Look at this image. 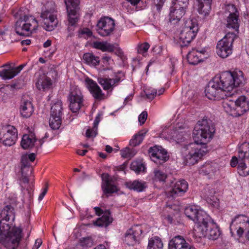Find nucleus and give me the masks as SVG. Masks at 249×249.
<instances>
[{
	"label": "nucleus",
	"mask_w": 249,
	"mask_h": 249,
	"mask_svg": "<svg viewBox=\"0 0 249 249\" xmlns=\"http://www.w3.org/2000/svg\"><path fill=\"white\" fill-rule=\"evenodd\" d=\"M214 128L211 121L203 119L199 121L193 131L194 142L184 145L182 152L186 163L194 165L197 163L205 153L201 149L202 144H205L213 137Z\"/></svg>",
	"instance_id": "obj_1"
},
{
	"label": "nucleus",
	"mask_w": 249,
	"mask_h": 249,
	"mask_svg": "<svg viewBox=\"0 0 249 249\" xmlns=\"http://www.w3.org/2000/svg\"><path fill=\"white\" fill-rule=\"evenodd\" d=\"M0 215V242L8 249H17L23 236L22 230L17 227L11 229L7 223L11 218H15L13 208L10 205L5 206Z\"/></svg>",
	"instance_id": "obj_2"
},
{
	"label": "nucleus",
	"mask_w": 249,
	"mask_h": 249,
	"mask_svg": "<svg viewBox=\"0 0 249 249\" xmlns=\"http://www.w3.org/2000/svg\"><path fill=\"white\" fill-rule=\"evenodd\" d=\"M213 79L219 88L228 96L231 95V92L235 89L236 87L243 85L245 81L243 72L239 70L232 72H224L219 77Z\"/></svg>",
	"instance_id": "obj_3"
},
{
	"label": "nucleus",
	"mask_w": 249,
	"mask_h": 249,
	"mask_svg": "<svg viewBox=\"0 0 249 249\" xmlns=\"http://www.w3.org/2000/svg\"><path fill=\"white\" fill-rule=\"evenodd\" d=\"M220 234L219 228L215 224L211 222L210 217L207 223L196 225L193 231V236L197 240L204 237L211 240H216Z\"/></svg>",
	"instance_id": "obj_4"
},
{
	"label": "nucleus",
	"mask_w": 249,
	"mask_h": 249,
	"mask_svg": "<svg viewBox=\"0 0 249 249\" xmlns=\"http://www.w3.org/2000/svg\"><path fill=\"white\" fill-rule=\"evenodd\" d=\"M198 31L197 23L195 19L189 18L184 23L179 35V43L181 47L187 46L196 37Z\"/></svg>",
	"instance_id": "obj_5"
},
{
	"label": "nucleus",
	"mask_w": 249,
	"mask_h": 249,
	"mask_svg": "<svg viewBox=\"0 0 249 249\" xmlns=\"http://www.w3.org/2000/svg\"><path fill=\"white\" fill-rule=\"evenodd\" d=\"M38 27V22L32 16H24L20 18L15 24L16 33L20 36H29Z\"/></svg>",
	"instance_id": "obj_6"
},
{
	"label": "nucleus",
	"mask_w": 249,
	"mask_h": 249,
	"mask_svg": "<svg viewBox=\"0 0 249 249\" xmlns=\"http://www.w3.org/2000/svg\"><path fill=\"white\" fill-rule=\"evenodd\" d=\"M236 36L235 33L229 32L218 42L216 45V53L218 56L224 58L232 53L233 42Z\"/></svg>",
	"instance_id": "obj_7"
},
{
	"label": "nucleus",
	"mask_w": 249,
	"mask_h": 249,
	"mask_svg": "<svg viewBox=\"0 0 249 249\" xmlns=\"http://www.w3.org/2000/svg\"><path fill=\"white\" fill-rule=\"evenodd\" d=\"M57 11L54 8L42 9L40 13V19L42 27L47 31H52L57 26L58 21Z\"/></svg>",
	"instance_id": "obj_8"
},
{
	"label": "nucleus",
	"mask_w": 249,
	"mask_h": 249,
	"mask_svg": "<svg viewBox=\"0 0 249 249\" xmlns=\"http://www.w3.org/2000/svg\"><path fill=\"white\" fill-rule=\"evenodd\" d=\"M69 107L72 112H77L83 106L84 97L77 86H71L68 96Z\"/></svg>",
	"instance_id": "obj_9"
},
{
	"label": "nucleus",
	"mask_w": 249,
	"mask_h": 249,
	"mask_svg": "<svg viewBox=\"0 0 249 249\" xmlns=\"http://www.w3.org/2000/svg\"><path fill=\"white\" fill-rule=\"evenodd\" d=\"M36 159V155L31 153L29 155L25 154L21 158V174L20 180L24 183L29 182L28 177L32 174L33 168L31 162H33Z\"/></svg>",
	"instance_id": "obj_10"
},
{
	"label": "nucleus",
	"mask_w": 249,
	"mask_h": 249,
	"mask_svg": "<svg viewBox=\"0 0 249 249\" xmlns=\"http://www.w3.org/2000/svg\"><path fill=\"white\" fill-rule=\"evenodd\" d=\"M18 139V131L13 125H7L2 127L0 132V142L6 146L14 145Z\"/></svg>",
	"instance_id": "obj_11"
},
{
	"label": "nucleus",
	"mask_w": 249,
	"mask_h": 249,
	"mask_svg": "<svg viewBox=\"0 0 249 249\" xmlns=\"http://www.w3.org/2000/svg\"><path fill=\"white\" fill-rule=\"evenodd\" d=\"M184 213L189 219L196 223V225L207 223L210 219V216L204 211L198 210L195 206L186 207Z\"/></svg>",
	"instance_id": "obj_12"
},
{
	"label": "nucleus",
	"mask_w": 249,
	"mask_h": 249,
	"mask_svg": "<svg viewBox=\"0 0 249 249\" xmlns=\"http://www.w3.org/2000/svg\"><path fill=\"white\" fill-rule=\"evenodd\" d=\"M206 96L210 100H219L229 95L224 93L218 86L214 79L209 83L205 90Z\"/></svg>",
	"instance_id": "obj_13"
},
{
	"label": "nucleus",
	"mask_w": 249,
	"mask_h": 249,
	"mask_svg": "<svg viewBox=\"0 0 249 249\" xmlns=\"http://www.w3.org/2000/svg\"><path fill=\"white\" fill-rule=\"evenodd\" d=\"M142 230L141 226L134 225L127 230L124 236V242L129 246H134L139 242Z\"/></svg>",
	"instance_id": "obj_14"
},
{
	"label": "nucleus",
	"mask_w": 249,
	"mask_h": 249,
	"mask_svg": "<svg viewBox=\"0 0 249 249\" xmlns=\"http://www.w3.org/2000/svg\"><path fill=\"white\" fill-rule=\"evenodd\" d=\"M115 23L114 20L109 18H101L97 23V31L101 36H108L113 31Z\"/></svg>",
	"instance_id": "obj_15"
},
{
	"label": "nucleus",
	"mask_w": 249,
	"mask_h": 249,
	"mask_svg": "<svg viewBox=\"0 0 249 249\" xmlns=\"http://www.w3.org/2000/svg\"><path fill=\"white\" fill-rule=\"evenodd\" d=\"M152 160L157 164H162L168 160L167 152L161 147L154 146L149 149Z\"/></svg>",
	"instance_id": "obj_16"
},
{
	"label": "nucleus",
	"mask_w": 249,
	"mask_h": 249,
	"mask_svg": "<svg viewBox=\"0 0 249 249\" xmlns=\"http://www.w3.org/2000/svg\"><path fill=\"white\" fill-rule=\"evenodd\" d=\"M87 87L93 98L98 101L103 100L105 99V94L103 92L100 87L93 80L87 78L85 80Z\"/></svg>",
	"instance_id": "obj_17"
},
{
	"label": "nucleus",
	"mask_w": 249,
	"mask_h": 249,
	"mask_svg": "<svg viewBox=\"0 0 249 249\" xmlns=\"http://www.w3.org/2000/svg\"><path fill=\"white\" fill-rule=\"evenodd\" d=\"M103 180L102 189L105 194H112L118 191L117 188L114 184V179L107 173L102 175Z\"/></svg>",
	"instance_id": "obj_18"
},
{
	"label": "nucleus",
	"mask_w": 249,
	"mask_h": 249,
	"mask_svg": "<svg viewBox=\"0 0 249 249\" xmlns=\"http://www.w3.org/2000/svg\"><path fill=\"white\" fill-rule=\"evenodd\" d=\"M120 80V78L118 76L114 78H107L104 76H99L97 78L98 83L105 90L112 91L113 88L118 84Z\"/></svg>",
	"instance_id": "obj_19"
},
{
	"label": "nucleus",
	"mask_w": 249,
	"mask_h": 249,
	"mask_svg": "<svg viewBox=\"0 0 249 249\" xmlns=\"http://www.w3.org/2000/svg\"><path fill=\"white\" fill-rule=\"evenodd\" d=\"M236 116H241L249 110V101L245 96L239 97L234 101Z\"/></svg>",
	"instance_id": "obj_20"
},
{
	"label": "nucleus",
	"mask_w": 249,
	"mask_h": 249,
	"mask_svg": "<svg viewBox=\"0 0 249 249\" xmlns=\"http://www.w3.org/2000/svg\"><path fill=\"white\" fill-rule=\"evenodd\" d=\"M188 186V183L185 180L177 181L170 192V196L173 197L182 196L187 191Z\"/></svg>",
	"instance_id": "obj_21"
},
{
	"label": "nucleus",
	"mask_w": 249,
	"mask_h": 249,
	"mask_svg": "<svg viewBox=\"0 0 249 249\" xmlns=\"http://www.w3.org/2000/svg\"><path fill=\"white\" fill-rule=\"evenodd\" d=\"M169 249H195V248L187 243L182 237L178 236L170 241Z\"/></svg>",
	"instance_id": "obj_22"
},
{
	"label": "nucleus",
	"mask_w": 249,
	"mask_h": 249,
	"mask_svg": "<svg viewBox=\"0 0 249 249\" xmlns=\"http://www.w3.org/2000/svg\"><path fill=\"white\" fill-rule=\"evenodd\" d=\"M206 50L202 49L201 51L192 49L190 51L187 55V59L188 62L192 65H195L202 61L203 58L201 57L202 55L205 53Z\"/></svg>",
	"instance_id": "obj_23"
},
{
	"label": "nucleus",
	"mask_w": 249,
	"mask_h": 249,
	"mask_svg": "<svg viewBox=\"0 0 249 249\" xmlns=\"http://www.w3.org/2000/svg\"><path fill=\"white\" fill-rule=\"evenodd\" d=\"M34 111V107L31 101L25 100L21 101L20 112L23 117L26 118L30 117L32 115Z\"/></svg>",
	"instance_id": "obj_24"
},
{
	"label": "nucleus",
	"mask_w": 249,
	"mask_h": 249,
	"mask_svg": "<svg viewBox=\"0 0 249 249\" xmlns=\"http://www.w3.org/2000/svg\"><path fill=\"white\" fill-rule=\"evenodd\" d=\"M186 9L178 8L173 6L171 7L169 14V21L170 22L175 24L180 20L185 13Z\"/></svg>",
	"instance_id": "obj_25"
},
{
	"label": "nucleus",
	"mask_w": 249,
	"mask_h": 249,
	"mask_svg": "<svg viewBox=\"0 0 249 249\" xmlns=\"http://www.w3.org/2000/svg\"><path fill=\"white\" fill-rule=\"evenodd\" d=\"M196 1L198 13L204 16L209 15L211 10L212 0H196Z\"/></svg>",
	"instance_id": "obj_26"
},
{
	"label": "nucleus",
	"mask_w": 249,
	"mask_h": 249,
	"mask_svg": "<svg viewBox=\"0 0 249 249\" xmlns=\"http://www.w3.org/2000/svg\"><path fill=\"white\" fill-rule=\"evenodd\" d=\"M113 218L110 215V212L109 210H106L104 214L101 217L98 218L93 222L94 225L99 227H107L112 223Z\"/></svg>",
	"instance_id": "obj_27"
},
{
	"label": "nucleus",
	"mask_w": 249,
	"mask_h": 249,
	"mask_svg": "<svg viewBox=\"0 0 249 249\" xmlns=\"http://www.w3.org/2000/svg\"><path fill=\"white\" fill-rule=\"evenodd\" d=\"M36 142L34 134H25L23 136L21 142V146L24 149L32 148Z\"/></svg>",
	"instance_id": "obj_28"
},
{
	"label": "nucleus",
	"mask_w": 249,
	"mask_h": 249,
	"mask_svg": "<svg viewBox=\"0 0 249 249\" xmlns=\"http://www.w3.org/2000/svg\"><path fill=\"white\" fill-rule=\"evenodd\" d=\"M92 46L93 48L100 50L102 52H112L115 49L114 45L107 41H94L92 43Z\"/></svg>",
	"instance_id": "obj_29"
},
{
	"label": "nucleus",
	"mask_w": 249,
	"mask_h": 249,
	"mask_svg": "<svg viewBox=\"0 0 249 249\" xmlns=\"http://www.w3.org/2000/svg\"><path fill=\"white\" fill-rule=\"evenodd\" d=\"M51 85V79L45 74L40 75L36 82V87L39 90L48 89Z\"/></svg>",
	"instance_id": "obj_30"
},
{
	"label": "nucleus",
	"mask_w": 249,
	"mask_h": 249,
	"mask_svg": "<svg viewBox=\"0 0 249 249\" xmlns=\"http://www.w3.org/2000/svg\"><path fill=\"white\" fill-rule=\"evenodd\" d=\"M125 184L128 188L137 192H142L146 187L145 182L139 180L127 182Z\"/></svg>",
	"instance_id": "obj_31"
},
{
	"label": "nucleus",
	"mask_w": 249,
	"mask_h": 249,
	"mask_svg": "<svg viewBox=\"0 0 249 249\" xmlns=\"http://www.w3.org/2000/svg\"><path fill=\"white\" fill-rule=\"evenodd\" d=\"M147 131L148 130L146 129H143L139 131L130 140L129 142L130 145L132 146H136L139 145L142 142Z\"/></svg>",
	"instance_id": "obj_32"
},
{
	"label": "nucleus",
	"mask_w": 249,
	"mask_h": 249,
	"mask_svg": "<svg viewBox=\"0 0 249 249\" xmlns=\"http://www.w3.org/2000/svg\"><path fill=\"white\" fill-rule=\"evenodd\" d=\"M238 172L242 176H246L249 174V162L244 158H239Z\"/></svg>",
	"instance_id": "obj_33"
},
{
	"label": "nucleus",
	"mask_w": 249,
	"mask_h": 249,
	"mask_svg": "<svg viewBox=\"0 0 249 249\" xmlns=\"http://www.w3.org/2000/svg\"><path fill=\"white\" fill-rule=\"evenodd\" d=\"M83 58L87 64L94 66L98 65L100 61L99 57L89 53H84Z\"/></svg>",
	"instance_id": "obj_34"
},
{
	"label": "nucleus",
	"mask_w": 249,
	"mask_h": 249,
	"mask_svg": "<svg viewBox=\"0 0 249 249\" xmlns=\"http://www.w3.org/2000/svg\"><path fill=\"white\" fill-rule=\"evenodd\" d=\"M63 110V104L60 100H58L52 106L51 108V116L62 117Z\"/></svg>",
	"instance_id": "obj_35"
},
{
	"label": "nucleus",
	"mask_w": 249,
	"mask_h": 249,
	"mask_svg": "<svg viewBox=\"0 0 249 249\" xmlns=\"http://www.w3.org/2000/svg\"><path fill=\"white\" fill-rule=\"evenodd\" d=\"M238 17L239 16H229L227 20V28L229 29H233L237 33L238 32V29L239 27Z\"/></svg>",
	"instance_id": "obj_36"
},
{
	"label": "nucleus",
	"mask_w": 249,
	"mask_h": 249,
	"mask_svg": "<svg viewBox=\"0 0 249 249\" xmlns=\"http://www.w3.org/2000/svg\"><path fill=\"white\" fill-rule=\"evenodd\" d=\"M79 9H72L67 10L68 21L69 25L74 26L78 21L79 14L78 11Z\"/></svg>",
	"instance_id": "obj_37"
},
{
	"label": "nucleus",
	"mask_w": 249,
	"mask_h": 249,
	"mask_svg": "<svg viewBox=\"0 0 249 249\" xmlns=\"http://www.w3.org/2000/svg\"><path fill=\"white\" fill-rule=\"evenodd\" d=\"M147 248L148 249H162L163 243L160 237H153L149 240Z\"/></svg>",
	"instance_id": "obj_38"
},
{
	"label": "nucleus",
	"mask_w": 249,
	"mask_h": 249,
	"mask_svg": "<svg viewBox=\"0 0 249 249\" xmlns=\"http://www.w3.org/2000/svg\"><path fill=\"white\" fill-rule=\"evenodd\" d=\"M238 153V158H244L249 163V143L244 142L239 147Z\"/></svg>",
	"instance_id": "obj_39"
},
{
	"label": "nucleus",
	"mask_w": 249,
	"mask_h": 249,
	"mask_svg": "<svg viewBox=\"0 0 249 249\" xmlns=\"http://www.w3.org/2000/svg\"><path fill=\"white\" fill-rule=\"evenodd\" d=\"M17 75L13 67H9L8 69H3L0 71V77L3 80H9Z\"/></svg>",
	"instance_id": "obj_40"
},
{
	"label": "nucleus",
	"mask_w": 249,
	"mask_h": 249,
	"mask_svg": "<svg viewBox=\"0 0 249 249\" xmlns=\"http://www.w3.org/2000/svg\"><path fill=\"white\" fill-rule=\"evenodd\" d=\"M216 170V167L214 164L212 163H206L201 168V172L204 175H208L210 177L214 175Z\"/></svg>",
	"instance_id": "obj_41"
},
{
	"label": "nucleus",
	"mask_w": 249,
	"mask_h": 249,
	"mask_svg": "<svg viewBox=\"0 0 249 249\" xmlns=\"http://www.w3.org/2000/svg\"><path fill=\"white\" fill-rule=\"evenodd\" d=\"M153 174V180L155 181L165 182L167 178V174L159 168L155 169Z\"/></svg>",
	"instance_id": "obj_42"
},
{
	"label": "nucleus",
	"mask_w": 249,
	"mask_h": 249,
	"mask_svg": "<svg viewBox=\"0 0 249 249\" xmlns=\"http://www.w3.org/2000/svg\"><path fill=\"white\" fill-rule=\"evenodd\" d=\"M215 190L211 187H208L205 189V197L208 202L213 204V203H216V198L215 197Z\"/></svg>",
	"instance_id": "obj_43"
},
{
	"label": "nucleus",
	"mask_w": 249,
	"mask_h": 249,
	"mask_svg": "<svg viewBox=\"0 0 249 249\" xmlns=\"http://www.w3.org/2000/svg\"><path fill=\"white\" fill-rule=\"evenodd\" d=\"M223 107L225 111L228 113H230L232 115L236 116L235 106H234V102L231 100H225L223 102Z\"/></svg>",
	"instance_id": "obj_44"
},
{
	"label": "nucleus",
	"mask_w": 249,
	"mask_h": 249,
	"mask_svg": "<svg viewBox=\"0 0 249 249\" xmlns=\"http://www.w3.org/2000/svg\"><path fill=\"white\" fill-rule=\"evenodd\" d=\"M93 245V242L91 237L82 238L79 244L76 245L78 249H87L91 247Z\"/></svg>",
	"instance_id": "obj_45"
},
{
	"label": "nucleus",
	"mask_w": 249,
	"mask_h": 249,
	"mask_svg": "<svg viewBox=\"0 0 249 249\" xmlns=\"http://www.w3.org/2000/svg\"><path fill=\"white\" fill-rule=\"evenodd\" d=\"M61 117L51 116L49 125L53 129H58L61 126Z\"/></svg>",
	"instance_id": "obj_46"
},
{
	"label": "nucleus",
	"mask_w": 249,
	"mask_h": 249,
	"mask_svg": "<svg viewBox=\"0 0 249 249\" xmlns=\"http://www.w3.org/2000/svg\"><path fill=\"white\" fill-rule=\"evenodd\" d=\"M137 153V151L134 148L125 147L121 151V156L124 158L131 159Z\"/></svg>",
	"instance_id": "obj_47"
},
{
	"label": "nucleus",
	"mask_w": 249,
	"mask_h": 249,
	"mask_svg": "<svg viewBox=\"0 0 249 249\" xmlns=\"http://www.w3.org/2000/svg\"><path fill=\"white\" fill-rule=\"evenodd\" d=\"M130 168L136 173H139L141 171H143L145 167L142 163L134 161L131 163Z\"/></svg>",
	"instance_id": "obj_48"
},
{
	"label": "nucleus",
	"mask_w": 249,
	"mask_h": 249,
	"mask_svg": "<svg viewBox=\"0 0 249 249\" xmlns=\"http://www.w3.org/2000/svg\"><path fill=\"white\" fill-rule=\"evenodd\" d=\"M67 10L79 9V0H64Z\"/></svg>",
	"instance_id": "obj_49"
},
{
	"label": "nucleus",
	"mask_w": 249,
	"mask_h": 249,
	"mask_svg": "<svg viewBox=\"0 0 249 249\" xmlns=\"http://www.w3.org/2000/svg\"><path fill=\"white\" fill-rule=\"evenodd\" d=\"M172 3L176 8L186 9L189 4V0H173Z\"/></svg>",
	"instance_id": "obj_50"
},
{
	"label": "nucleus",
	"mask_w": 249,
	"mask_h": 249,
	"mask_svg": "<svg viewBox=\"0 0 249 249\" xmlns=\"http://www.w3.org/2000/svg\"><path fill=\"white\" fill-rule=\"evenodd\" d=\"M226 11L229 13V16H239V12L233 4L227 5L226 7Z\"/></svg>",
	"instance_id": "obj_51"
},
{
	"label": "nucleus",
	"mask_w": 249,
	"mask_h": 249,
	"mask_svg": "<svg viewBox=\"0 0 249 249\" xmlns=\"http://www.w3.org/2000/svg\"><path fill=\"white\" fill-rule=\"evenodd\" d=\"M149 47V44L147 42L140 44L137 47V52L139 53L144 55L147 52Z\"/></svg>",
	"instance_id": "obj_52"
},
{
	"label": "nucleus",
	"mask_w": 249,
	"mask_h": 249,
	"mask_svg": "<svg viewBox=\"0 0 249 249\" xmlns=\"http://www.w3.org/2000/svg\"><path fill=\"white\" fill-rule=\"evenodd\" d=\"M145 93L146 97L150 100L153 99L154 97L156 96V95L157 94V90L152 88L146 89Z\"/></svg>",
	"instance_id": "obj_53"
},
{
	"label": "nucleus",
	"mask_w": 249,
	"mask_h": 249,
	"mask_svg": "<svg viewBox=\"0 0 249 249\" xmlns=\"http://www.w3.org/2000/svg\"><path fill=\"white\" fill-rule=\"evenodd\" d=\"M97 134V127L96 128L93 126L92 128H89L87 130L86 136L87 138L94 137Z\"/></svg>",
	"instance_id": "obj_54"
},
{
	"label": "nucleus",
	"mask_w": 249,
	"mask_h": 249,
	"mask_svg": "<svg viewBox=\"0 0 249 249\" xmlns=\"http://www.w3.org/2000/svg\"><path fill=\"white\" fill-rule=\"evenodd\" d=\"M147 118V113L144 111L139 116V122L141 125H142L145 123Z\"/></svg>",
	"instance_id": "obj_55"
},
{
	"label": "nucleus",
	"mask_w": 249,
	"mask_h": 249,
	"mask_svg": "<svg viewBox=\"0 0 249 249\" xmlns=\"http://www.w3.org/2000/svg\"><path fill=\"white\" fill-rule=\"evenodd\" d=\"M245 218H247V220H246V222H248L249 223V218H248L247 217L244 216V215H239L237 217H236L235 218V219L234 220H233L231 222V225H230V229H231V231L233 227V226H234V222L236 221H240V220H243L244 221H245Z\"/></svg>",
	"instance_id": "obj_56"
},
{
	"label": "nucleus",
	"mask_w": 249,
	"mask_h": 249,
	"mask_svg": "<svg viewBox=\"0 0 249 249\" xmlns=\"http://www.w3.org/2000/svg\"><path fill=\"white\" fill-rule=\"evenodd\" d=\"M81 35H83L84 37H90L92 36L91 31L88 28H84L80 32Z\"/></svg>",
	"instance_id": "obj_57"
},
{
	"label": "nucleus",
	"mask_w": 249,
	"mask_h": 249,
	"mask_svg": "<svg viewBox=\"0 0 249 249\" xmlns=\"http://www.w3.org/2000/svg\"><path fill=\"white\" fill-rule=\"evenodd\" d=\"M165 0H153L154 4L157 7V9L160 11L164 3Z\"/></svg>",
	"instance_id": "obj_58"
},
{
	"label": "nucleus",
	"mask_w": 249,
	"mask_h": 249,
	"mask_svg": "<svg viewBox=\"0 0 249 249\" xmlns=\"http://www.w3.org/2000/svg\"><path fill=\"white\" fill-rule=\"evenodd\" d=\"M48 183H46L45 187L43 188V191L42 193L40 194L38 197V200L41 201L44 197V196L46 194L47 191H48Z\"/></svg>",
	"instance_id": "obj_59"
},
{
	"label": "nucleus",
	"mask_w": 249,
	"mask_h": 249,
	"mask_svg": "<svg viewBox=\"0 0 249 249\" xmlns=\"http://www.w3.org/2000/svg\"><path fill=\"white\" fill-rule=\"evenodd\" d=\"M239 164V159L236 157H233L231 161V165L232 167H235L237 164Z\"/></svg>",
	"instance_id": "obj_60"
},
{
	"label": "nucleus",
	"mask_w": 249,
	"mask_h": 249,
	"mask_svg": "<svg viewBox=\"0 0 249 249\" xmlns=\"http://www.w3.org/2000/svg\"><path fill=\"white\" fill-rule=\"evenodd\" d=\"M102 115L100 114H98V115L96 116L94 123H93V126L96 128V127H98V125L101 120Z\"/></svg>",
	"instance_id": "obj_61"
},
{
	"label": "nucleus",
	"mask_w": 249,
	"mask_h": 249,
	"mask_svg": "<svg viewBox=\"0 0 249 249\" xmlns=\"http://www.w3.org/2000/svg\"><path fill=\"white\" fill-rule=\"evenodd\" d=\"M94 209L97 215L100 216L102 214H104V212L100 207H95L94 208Z\"/></svg>",
	"instance_id": "obj_62"
},
{
	"label": "nucleus",
	"mask_w": 249,
	"mask_h": 249,
	"mask_svg": "<svg viewBox=\"0 0 249 249\" xmlns=\"http://www.w3.org/2000/svg\"><path fill=\"white\" fill-rule=\"evenodd\" d=\"M24 66L25 65H20L17 67H13L17 75H18V73L20 72V71H21V70H22Z\"/></svg>",
	"instance_id": "obj_63"
},
{
	"label": "nucleus",
	"mask_w": 249,
	"mask_h": 249,
	"mask_svg": "<svg viewBox=\"0 0 249 249\" xmlns=\"http://www.w3.org/2000/svg\"><path fill=\"white\" fill-rule=\"evenodd\" d=\"M141 0H127L128 2H130L131 5L135 6L137 5Z\"/></svg>",
	"instance_id": "obj_64"
}]
</instances>
